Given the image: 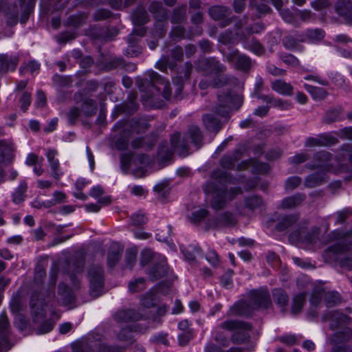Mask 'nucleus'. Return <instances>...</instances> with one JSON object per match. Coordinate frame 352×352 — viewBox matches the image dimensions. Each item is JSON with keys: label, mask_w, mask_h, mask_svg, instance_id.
Instances as JSON below:
<instances>
[{"label": "nucleus", "mask_w": 352, "mask_h": 352, "mask_svg": "<svg viewBox=\"0 0 352 352\" xmlns=\"http://www.w3.org/2000/svg\"><path fill=\"white\" fill-rule=\"evenodd\" d=\"M212 180L208 182L204 186L206 194L212 193L211 206L214 210H221L226 206L228 201H232L235 196L242 193L240 188H231L226 190L225 184L228 182V177L226 173L220 170L212 173Z\"/></svg>", "instance_id": "1"}, {"label": "nucleus", "mask_w": 352, "mask_h": 352, "mask_svg": "<svg viewBox=\"0 0 352 352\" xmlns=\"http://www.w3.org/2000/svg\"><path fill=\"white\" fill-rule=\"evenodd\" d=\"M54 292L50 291V289L46 292L45 294L38 292H34L31 296L30 303L32 314L34 323L38 324V327L35 328L36 334H45L49 333L53 329L54 324L50 320H45L41 324H39V322L40 319L45 317L46 313L45 307L54 300Z\"/></svg>", "instance_id": "2"}, {"label": "nucleus", "mask_w": 352, "mask_h": 352, "mask_svg": "<svg viewBox=\"0 0 352 352\" xmlns=\"http://www.w3.org/2000/svg\"><path fill=\"white\" fill-rule=\"evenodd\" d=\"M270 305H272V302L267 290H254L249 294L248 302L241 301L236 303L230 307L229 314L231 316H248L252 310L258 308L267 309Z\"/></svg>", "instance_id": "3"}, {"label": "nucleus", "mask_w": 352, "mask_h": 352, "mask_svg": "<svg viewBox=\"0 0 352 352\" xmlns=\"http://www.w3.org/2000/svg\"><path fill=\"white\" fill-rule=\"evenodd\" d=\"M314 158L317 161L316 166L321 168L322 170L335 173L347 171L346 167L342 165L340 166L338 160L333 158L327 151H322L317 153ZM325 181V175L323 171L316 172L309 175V188L320 185Z\"/></svg>", "instance_id": "4"}, {"label": "nucleus", "mask_w": 352, "mask_h": 352, "mask_svg": "<svg viewBox=\"0 0 352 352\" xmlns=\"http://www.w3.org/2000/svg\"><path fill=\"white\" fill-rule=\"evenodd\" d=\"M220 329L232 332L231 340L233 343L241 344L250 339L249 331L252 327L250 324L236 320H228L219 325Z\"/></svg>", "instance_id": "5"}, {"label": "nucleus", "mask_w": 352, "mask_h": 352, "mask_svg": "<svg viewBox=\"0 0 352 352\" xmlns=\"http://www.w3.org/2000/svg\"><path fill=\"white\" fill-rule=\"evenodd\" d=\"M148 75L149 77L148 80H145L144 82L146 84H150V91L151 94H145L142 96V98L146 101L152 102L154 97L158 95L159 92H162L164 98L169 99L171 96V89L170 87L169 82L166 81L161 76H160L155 71H148Z\"/></svg>", "instance_id": "6"}, {"label": "nucleus", "mask_w": 352, "mask_h": 352, "mask_svg": "<svg viewBox=\"0 0 352 352\" xmlns=\"http://www.w3.org/2000/svg\"><path fill=\"white\" fill-rule=\"evenodd\" d=\"M218 103L214 107V112L222 117H228L232 107L239 109L243 98L241 95H233L230 92L218 94Z\"/></svg>", "instance_id": "7"}, {"label": "nucleus", "mask_w": 352, "mask_h": 352, "mask_svg": "<svg viewBox=\"0 0 352 352\" xmlns=\"http://www.w3.org/2000/svg\"><path fill=\"white\" fill-rule=\"evenodd\" d=\"M90 294L94 297L101 295L104 287V272L101 266L91 265L88 270Z\"/></svg>", "instance_id": "8"}, {"label": "nucleus", "mask_w": 352, "mask_h": 352, "mask_svg": "<svg viewBox=\"0 0 352 352\" xmlns=\"http://www.w3.org/2000/svg\"><path fill=\"white\" fill-rule=\"evenodd\" d=\"M195 69L198 72L220 74L226 70V67L214 58H201L195 63Z\"/></svg>", "instance_id": "9"}, {"label": "nucleus", "mask_w": 352, "mask_h": 352, "mask_svg": "<svg viewBox=\"0 0 352 352\" xmlns=\"http://www.w3.org/2000/svg\"><path fill=\"white\" fill-rule=\"evenodd\" d=\"M226 61L234 64V67L237 69L247 72L251 66L250 59L245 56L239 54L238 51H232L225 55Z\"/></svg>", "instance_id": "10"}, {"label": "nucleus", "mask_w": 352, "mask_h": 352, "mask_svg": "<svg viewBox=\"0 0 352 352\" xmlns=\"http://www.w3.org/2000/svg\"><path fill=\"white\" fill-rule=\"evenodd\" d=\"M143 314L135 309H125L118 311L114 315V320L118 323L135 322L141 320Z\"/></svg>", "instance_id": "11"}, {"label": "nucleus", "mask_w": 352, "mask_h": 352, "mask_svg": "<svg viewBox=\"0 0 352 352\" xmlns=\"http://www.w3.org/2000/svg\"><path fill=\"white\" fill-rule=\"evenodd\" d=\"M9 323L7 316H0V352H6L11 347L8 342Z\"/></svg>", "instance_id": "12"}, {"label": "nucleus", "mask_w": 352, "mask_h": 352, "mask_svg": "<svg viewBox=\"0 0 352 352\" xmlns=\"http://www.w3.org/2000/svg\"><path fill=\"white\" fill-rule=\"evenodd\" d=\"M131 128V131L133 132H136L137 133L144 132L148 127V123L143 120H136V121H125L123 122H118L115 125V128L119 131H125L128 129L129 127Z\"/></svg>", "instance_id": "13"}, {"label": "nucleus", "mask_w": 352, "mask_h": 352, "mask_svg": "<svg viewBox=\"0 0 352 352\" xmlns=\"http://www.w3.org/2000/svg\"><path fill=\"white\" fill-rule=\"evenodd\" d=\"M333 234H337L336 239L339 241L334 245L329 248V250L333 252H340L345 251L348 249L349 244H352V232L348 233H343L340 232H335Z\"/></svg>", "instance_id": "14"}, {"label": "nucleus", "mask_w": 352, "mask_h": 352, "mask_svg": "<svg viewBox=\"0 0 352 352\" xmlns=\"http://www.w3.org/2000/svg\"><path fill=\"white\" fill-rule=\"evenodd\" d=\"M170 144L175 151L181 156H186L188 154V146L185 140L181 139V134L175 132L170 138Z\"/></svg>", "instance_id": "15"}, {"label": "nucleus", "mask_w": 352, "mask_h": 352, "mask_svg": "<svg viewBox=\"0 0 352 352\" xmlns=\"http://www.w3.org/2000/svg\"><path fill=\"white\" fill-rule=\"evenodd\" d=\"M236 220L234 214L229 212L221 214L216 220L210 225V228L230 227L235 225Z\"/></svg>", "instance_id": "16"}, {"label": "nucleus", "mask_w": 352, "mask_h": 352, "mask_svg": "<svg viewBox=\"0 0 352 352\" xmlns=\"http://www.w3.org/2000/svg\"><path fill=\"white\" fill-rule=\"evenodd\" d=\"M322 296H324L325 302L328 307H332L340 302V296L338 293L335 292H329L324 294L323 292H320L317 296L313 298L311 303L314 305L319 304Z\"/></svg>", "instance_id": "17"}, {"label": "nucleus", "mask_w": 352, "mask_h": 352, "mask_svg": "<svg viewBox=\"0 0 352 352\" xmlns=\"http://www.w3.org/2000/svg\"><path fill=\"white\" fill-rule=\"evenodd\" d=\"M14 151V144L12 141L0 140V155L2 157L3 163L9 164L12 161Z\"/></svg>", "instance_id": "18"}, {"label": "nucleus", "mask_w": 352, "mask_h": 352, "mask_svg": "<svg viewBox=\"0 0 352 352\" xmlns=\"http://www.w3.org/2000/svg\"><path fill=\"white\" fill-rule=\"evenodd\" d=\"M168 273V266L166 259L163 258L160 263L154 265L148 272L151 280L152 281L157 280Z\"/></svg>", "instance_id": "19"}, {"label": "nucleus", "mask_w": 352, "mask_h": 352, "mask_svg": "<svg viewBox=\"0 0 352 352\" xmlns=\"http://www.w3.org/2000/svg\"><path fill=\"white\" fill-rule=\"evenodd\" d=\"M274 302L280 308L281 311H285L289 302V296L287 293L280 288L272 290Z\"/></svg>", "instance_id": "20"}, {"label": "nucleus", "mask_w": 352, "mask_h": 352, "mask_svg": "<svg viewBox=\"0 0 352 352\" xmlns=\"http://www.w3.org/2000/svg\"><path fill=\"white\" fill-rule=\"evenodd\" d=\"M243 153V148H237L232 154L224 155L221 160V166L228 169L233 168L234 163L241 158Z\"/></svg>", "instance_id": "21"}, {"label": "nucleus", "mask_w": 352, "mask_h": 352, "mask_svg": "<svg viewBox=\"0 0 352 352\" xmlns=\"http://www.w3.org/2000/svg\"><path fill=\"white\" fill-rule=\"evenodd\" d=\"M58 301L63 305H68L74 300V296L69 288L64 283H60L58 291Z\"/></svg>", "instance_id": "22"}, {"label": "nucleus", "mask_w": 352, "mask_h": 352, "mask_svg": "<svg viewBox=\"0 0 352 352\" xmlns=\"http://www.w3.org/2000/svg\"><path fill=\"white\" fill-rule=\"evenodd\" d=\"M306 199L305 194H296L285 198L281 202V208L291 209L300 205Z\"/></svg>", "instance_id": "23"}, {"label": "nucleus", "mask_w": 352, "mask_h": 352, "mask_svg": "<svg viewBox=\"0 0 352 352\" xmlns=\"http://www.w3.org/2000/svg\"><path fill=\"white\" fill-rule=\"evenodd\" d=\"M149 10L152 12L157 22H164L167 19V11L161 2L153 1L151 3Z\"/></svg>", "instance_id": "24"}, {"label": "nucleus", "mask_w": 352, "mask_h": 352, "mask_svg": "<svg viewBox=\"0 0 352 352\" xmlns=\"http://www.w3.org/2000/svg\"><path fill=\"white\" fill-rule=\"evenodd\" d=\"M203 122L206 129L211 132L217 134L221 128L220 121L211 114H207L203 117Z\"/></svg>", "instance_id": "25"}, {"label": "nucleus", "mask_w": 352, "mask_h": 352, "mask_svg": "<svg viewBox=\"0 0 352 352\" xmlns=\"http://www.w3.org/2000/svg\"><path fill=\"white\" fill-rule=\"evenodd\" d=\"M272 89L277 93L285 96H291L294 89L289 83L281 80H276L272 82Z\"/></svg>", "instance_id": "26"}, {"label": "nucleus", "mask_w": 352, "mask_h": 352, "mask_svg": "<svg viewBox=\"0 0 352 352\" xmlns=\"http://www.w3.org/2000/svg\"><path fill=\"white\" fill-rule=\"evenodd\" d=\"M187 133L192 143L197 146V148L201 146L203 135L200 129L197 126L190 125L188 129Z\"/></svg>", "instance_id": "27"}, {"label": "nucleus", "mask_w": 352, "mask_h": 352, "mask_svg": "<svg viewBox=\"0 0 352 352\" xmlns=\"http://www.w3.org/2000/svg\"><path fill=\"white\" fill-rule=\"evenodd\" d=\"M238 82V80L233 76L219 75L213 79L212 81V87L214 88H220L226 85H236Z\"/></svg>", "instance_id": "28"}, {"label": "nucleus", "mask_w": 352, "mask_h": 352, "mask_svg": "<svg viewBox=\"0 0 352 352\" xmlns=\"http://www.w3.org/2000/svg\"><path fill=\"white\" fill-rule=\"evenodd\" d=\"M17 63V58H9L8 55L0 54V70L2 72L14 70Z\"/></svg>", "instance_id": "29"}, {"label": "nucleus", "mask_w": 352, "mask_h": 352, "mask_svg": "<svg viewBox=\"0 0 352 352\" xmlns=\"http://www.w3.org/2000/svg\"><path fill=\"white\" fill-rule=\"evenodd\" d=\"M148 21V16L146 10L142 6H138L133 12V23L136 25H142L147 23Z\"/></svg>", "instance_id": "30"}, {"label": "nucleus", "mask_w": 352, "mask_h": 352, "mask_svg": "<svg viewBox=\"0 0 352 352\" xmlns=\"http://www.w3.org/2000/svg\"><path fill=\"white\" fill-rule=\"evenodd\" d=\"M308 232L306 227L296 229L292 232L289 237L291 243L294 244H298L305 243L307 240Z\"/></svg>", "instance_id": "31"}, {"label": "nucleus", "mask_w": 352, "mask_h": 352, "mask_svg": "<svg viewBox=\"0 0 352 352\" xmlns=\"http://www.w3.org/2000/svg\"><path fill=\"white\" fill-rule=\"evenodd\" d=\"M186 19V6L182 5L173 10L171 16L173 23L179 24Z\"/></svg>", "instance_id": "32"}, {"label": "nucleus", "mask_w": 352, "mask_h": 352, "mask_svg": "<svg viewBox=\"0 0 352 352\" xmlns=\"http://www.w3.org/2000/svg\"><path fill=\"white\" fill-rule=\"evenodd\" d=\"M6 14L7 16V23L8 25L13 26L17 23L19 10L16 5L12 4L9 6Z\"/></svg>", "instance_id": "33"}, {"label": "nucleus", "mask_w": 352, "mask_h": 352, "mask_svg": "<svg viewBox=\"0 0 352 352\" xmlns=\"http://www.w3.org/2000/svg\"><path fill=\"white\" fill-rule=\"evenodd\" d=\"M230 12L229 10L224 6H213L209 10V14L214 20H220L223 17L228 16Z\"/></svg>", "instance_id": "34"}, {"label": "nucleus", "mask_w": 352, "mask_h": 352, "mask_svg": "<svg viewBox=\"0 0 352 352\" xmlns=\"http://www.w3.org/2000/svg\"><path fill=\"white\" fill-rule=\"evenodd\" d=\"M306 293L302 292L296 295L292 301V312L296 314L300 311L305 303Z\"/></svg>", "instance_id": "35"}, {"label": "nucleus", "mask_w": 352, "mask_h": 352, "mask_svg": "<svg viewBox=\"0 0 352 352\" xmlns=\"http://www.w3.org/2000/svg\"><path fill=\"white\" fill-rule=\"evenodd\" d=\"M325 319L331 321L330 327L331 329L336 328L340 323L343 322L346 317L344 314L336 311H332L327 314Z\"/></svg>", "instance_id": "36"}, {"label": "nucleus", "mask_w": 352, "mask_h": 352, "mask_svg": "<svg viewBox=\"0 0 352 352\" xmlns=\"http://www.w3.org/2000/svg\"><path fill=\"white\" fill-rule=\"evenodd\" d=\"M73 352H95L92 342L80 341L72 344Z\"/></svg>", "instance_id": "37"}, {"label": "nucleus", "mask_w": 352, "mask_h": 352, "mask_svg": "<svg viewBox=\"0 0 352 352\" xmlns=\"http://www.w3.org/2000/svg\"><path fill=\"white\" fill-rule=\"evenodd\" d=\"M27 190V184L25 182H21L12 195L13 201L19 204L24 201L25 193Z\"/></svg>", "instance_id": "38"}, {"label": "nucleus", "mask_w": 352, "mask_h": 352, "mask_svg": "<svg viewBox=\"0 0 352 352\" xmlns=\"http://www.w3.org/2000/svg\"><path fill=\"white\" fill-rule=\"evenodd\" d=\"M244 46L257 54H260L263 52L262 45L254 37L246 38L244 41Z\"/></svg>", "instance_id": "39"}, {"label": "nucleus", "mask_w": 352, "mask_h": 352, "mask_svg": "<svg viewBox=\"0 0 352 352\" xmlns=\"http://www.w3.org/2000/svg\"><path fill=\"white\" fill-rule=\"evenodd\" d=\"M352 9V3L349 0H339L336 5V12L342 16L347 15Z\"/></svg>", "instance_id": "40"}, {"label": "nucleus", "mask_w": 352, "mask_h": 352, "mask_svg": "<svg viewBox=\"0 0 352 352\" xmlns=\"http://www.w3.org/2000/svg\"><path fill=\"white\" fill-rule=\"evenodd\" d=\"M340 113L341 111L339 108H334L328 110L323 117V122L329 124L339 120Z\"/></svg>", "instance_id": "41"}, {"label": "nucleus", "mask_w": 352, "mask_h": 352, "mask_svg": "<svg viewBox=\"0 0 352 352\" xmlns=\"http://www.w3.org/2000/svg\"><path fill=\"white\" fill-rule=\"evenodd\" d=\"M263 204V200L261 197L252 195L245 199V206L247 209L253 211L261 207Z\"/></svg>", "instance_id": "42"}, {"label": "nucleus", "mask_w": 352, "mask_h": 352, "mask_svg": "<svg viewBox=\"0 0 352 352\" xmlns=\"http://www.w3.org/2000/svg\"><path fill=\"white\" fill-rule=\"evenodd\" d=\"M97 106L92 99H87L82 104V111L86 116H91L96 113Z\"/></svg>", "instance_id": "43"}, {"label": "nucleus", "mask_w": 352, "mask_h": 352, "mask_svg": "<svg viewBox=\"0 0 352 352\" xmlns=\"http://www.w3.org/2000/svg\"><path fill=\"white\" fill-rule=\"evenodd\" d=\"M298 219L297 215H288L285 216L282 220L276 225V229L278 231H283L285 229L290 227Z\"/></svg>", "instance_id": "44"}, {"label": "nucleus", "mask_w": 352, "mask_h": 352, "mask_svg": "<svg viewBox=\"0 0 352 352\" xmlns=\"http://www.w3.org/2000/svg\"><path fill=\"white\" fill-rule=\"evenodd\" d=\"M309 94L314 100H321L325 98L327 93L324 88L309 85Z\"/></svg>", "instance_id": "45"}, {"label": "nucleus", "mask_w": 352, "mask_h": 352, "mask_svg": "<svg viewBox=\"0 0 352 352\" xmlns=\"http://www.w3.org/2000/svg\"><path fill=\"white\" fill-rule=\"evenodd\" d=\"M121 252L118 250H111L108 252L107 265L109 268H113L120 258Z\"/></svg>", "instance_id": "46"}, {"label": "nucleus", "mask_w": 352, "mask_h": 352, "mask_svg": "<svg viewBox=\"0 0 352 352\" xmlns=\"http://www.w3.org/2000/svg\"><path fill=\"white\" fill-rule=\"evenodd\" d=\"M176 66V64L171 63L168 56L162 57L155 64V67L162 72H165L167 67L173 69Z\"/></svg>", "instance_id": "47"}, {"label": "nucleus", "mask_w": 352, "mask_h": 352, "mask_svg": "<svg viewBox=\"0 0 352 352\" xmlns=\"http://www.w3.org/2000/svg\"><path fill=\"white\" fill-rule=\"evenodd\" d=\"M292 103L289 100H284L280 98H274L271 107L277 108L281 111H285L292 108Z\"/></svg>", "instance_id": "48"}, {"label": "nucleus", "mask_w": 352, "mask_h": 352, "mask_svg": "<svg viewBox=\"0 0 352 352\" xmlns=\"http://www.w3.org/2000/svg\"><path fill=\"white\" fill-rule=\"evenodd\" d=\"M265 0H250V5L255 8L256 10L261 14L268 13L270 11V8L265 3Z\"/></svg>", "instance_id": "49"}, {"label": "nucleus", "mask_w": 352, "mask_h": 352, "mask_svg": "<svg viewBox=\"0 0 352 352\" xmlns=\"http://www.w3.org/2000/svg\"><path fill=\"white\" fill-rule=\"evenodd\" d=\"M250 167L252 171L254 173H265L268 171L269 166L265 163L258 162L255 160H252V162L250 163Z\"/></svg>", "instance_id": "50"}, {"label": "nucleus", "mask_w": 352, "mask_h": 352, "mask_svg": "<svg viewBox=\"0 0 352 352\" xmlns=\"http://www.w3.org/2000/svg\"><path fill=\"white\" fill-rule=\"evenodd\" d=\"M144 283L145 280L143 278H139L129 283V289L132 293L138 292L144 288Z\"/></svg>", "instance_id": "51"}, {"label": "nucleus", "mask_w": 352, "mask_h": 352, "mask_svg": "<svg viewBox=\"0 0 352 352\" xmlns=\"http://www.w3.org/2000/svg\"><path fill=\"white\" fill-rule=\"evenodd\" d=\"M199 252L200 250L199 248L192 246H189L188 248L182 250L184 258L188 261H194L195 254H199Z\"/></svg>", "instance_id": "52"}, {"label": "nucleus", "mask_w": 352, "mask_h": 352, "mask_svg": "<svg viewBox=\"0 0 352 352\" xmlns=\"http://www.w3.org/2000/svg\"><path fill=\"white\" fill-rule=\"evenodd\" d=\"M94 349H95V352L98 351V352H123L124 349L119 346H109L104 344H96L94 345Z\"/></svg>", "instance_id": "53"}, {"label": "nucleus", "mask_w": 352, "mask_h": 352, "mask_svg": "<svg viewBox=\"0 0 352 352\" xmlns=\"http://www.w3.org/2000/svg\"><path fill=\"white\" fill-rule=\"evenodd\" d=\"M206 352H242L239 347H232L227 351L222 350L220 347L214 344H209L205 349Z\"/></svg>", "instance_id": "54"}, {"label": "nucleus", "mask_w": 352, "mask_h": 352, "mask_svg": "<svg viewBox=\"0 0 352 352\" xmlns=\"http://www.w3.org/2000/svg\"><path fill=\"white\" fill-rule=\"evenodd\" d=\"M300 183L301 179L299 177H290L285 182V188L287 190H293L297 188L300 184Z\"/></svg>", "instance_id": "55"}, {"label": "nucleus", "mask_w": 352, "mask_h": 352, "mask_svg": "<svg viewBox=\"0 0 352 352\" xmlns=\"http://www.w3.org/2000/svg\"><path fill=\"white\" fill-rule=\"evenodd\" d=\"M153 189L162 198H165L169 192V188L166 182L157 184L154 186Z\"/></svg>", "instance_id": "56"}, {"label": "nucleus", "mask_w": 352, "mask_h": 352, "mask_svg": "<svg viewBox=\"0 0 352 352\" xmlns=\"http://www.w3.org/2000/svg\"><path fill=\"white\" fill-rule=\"evenodd\" d=\"M45 276H46V272H45V269L41 265H37L35 268V272H34V282L37 284L42 283Z\"/></svg>", "instance_id": "57"}, {"label": "nucleus", "mask_w": 352, "mask_h": 352, "mask_svg": "<svg viewBox=\"0 0 352 352\" xmlns=\"http://www.w3.org/2000/svg\"><path fill=\"white\" fill-rule=\"evenodd\" d=\"M132 162V155L131 153L122 154L120 156L121 168L125 173L128 171L129 166Z\"/></svg>", "instance_id": "58"}, {"label": "nucleus", "mask_w": 352, "mask_h": 352, "mask_svg": "<svg viewBox=\"0 0 352 352\" xmlns=\"http://www.w3.org/2000/svg\"><path fill=\"white\" fill-rule=\"evenodd\" d=\"M235 34L230 30H227L219 36V41L223 44H230L234 43Z\"/></svg>", "instance_id": "59"}, {"label": "nucleus", "mask_w": 352, "mask_h": 352, "mask_svg": "<svg viewBox=\"0 0 352 352\" xmlns=\"http://www.w3.org/2000/svg\"><path fill=\"white\" fill-rule=\"evenodd\" d=\"M277 340L286 345L292 346L296 344L298 338L295 335H285L278 337Z\"/></svg>", "instance_id": "60"}, {"label": "nucleus", "mask_w": 352, "mask_h": 352, "mask_svg": "<svg viewBox=\"0 0 352 352\" xmlns=\"http://www.w3.org/2000/svg\"><path fill=\"white\" fill-rule=\"evenodd\" d=\"M157 155L162 162H166L171 158L172 153L168 150L167 146H162L160 148Z\"/></svg>", "instance_id": "61"}, {"label": "nucleus", "mask_w": 352, "mask_h": 352, "mask_svg": "<svg viewBox=\"0 0 352 352\" xmlns=\"http://www.w3.org/2000/svg\"><path fill=\"white\" fill-rule=\"evenodd\" d=\"M137 251L135 250H128L126 252L125 260L126 265L131 267L135 263Z\"/></svg>", "instance_id": "62"}, {"label": "nucleus", "mask_w": 352, "mask_h": 352, "mask_svg": "<svg viewBox=\"0 0 352 352\" xmlns=\"http://www.w3.org/2000/svg\"><path fill=\"white\" fill-rule=\"evenodd\" d=\"M214 340L219 343L221 346H224V347H227L229 345V340L228 338H227V336H226L223 332H221V331H217L216 332V334L214 336Z\"/></svg>", "instance_id": "63"}, {"label": "nucleus", "mask_w": 352, "mask_h": 352, "mask_svg": "<svg viewBox=\"0 0 352 352\" xmlns=\"http://www.w3.org/2000/svg\"><path fill=\"white\" fill-rule=\"evenodd\" d=\"M338 136L344 140H352V127H345L339 130L337 133Z\"/></svg>", "instance_id": "64"}]
</instances>
